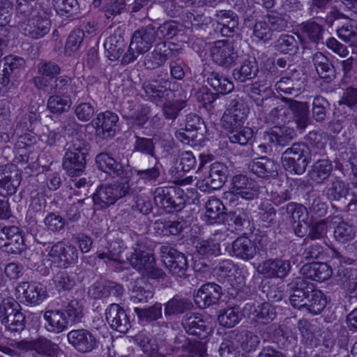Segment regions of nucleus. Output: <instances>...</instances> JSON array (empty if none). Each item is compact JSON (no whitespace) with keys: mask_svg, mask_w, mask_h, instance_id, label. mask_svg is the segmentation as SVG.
<instances>
[{"mask_svg":"<svg viewBox=\"0 0 357 357\" xmlns=\"http://www.w3.org/2000/svg\"><path fill=\"white\" fill-rule=\"evenodd\" d=\"M259 194V187L255 181L245 175L237 174L231 178L230 191L227 195V199L229 196L231 197L230 203L234 202V197L252 200L257 198Z\"/></svg>","mask_w":357,"mask_h":357,"instance_id":"nucleus-13","label":"nucleus"},{"mask_svg":"<svg viewBox=\"0 0 357 357\" xmlns=\"http://www.w3.org/2000/svg\"><path fill=\"white\" fill-rule=\"evenodd\" d=\"M170 82L160 79L146 82L143 84V89L149 99L155 102H162L170 99L173 91L167 87Z\"/></svg>","mask_w":357,"mask_h":357,"instance_id":"nucleus-27","label":"nucleus"},{"mask_svg":"<svg viewBox=\"0 0 357 357\" xmlns=\"http://www.w3.org/2000/svg\"><path fill=\"white\" fill-rule=\"evenodd\" d=\"M48 255L56 259L59 264L64 268L75 264L78 261L77 248L63 241H59L52 245Z\"/></svg>","mask_w":357,"mask_h":357,"instance_id":"nucleus-23","label":"nucleus"},{"mask_svg":"<svg viewBox=\"0 0 357 357\" xmlns=\"http://www.w3.org/2000/svg\"><path fill=\"white\" fill-rule=\"evenodd\" d=\"M156 38L155 26L151 24L135 31L128 51L123 56L121 63L128 65L136 60L139 55L147 52Z\"/></svg>","mask_w":357,"mask_h":357,"instance_id":"nucleus-6","label":"nucleus"},{"mask_svg":"<svg viewBox=\"0 0 357 357\" xmlns=\"http://www.w3.org/2000/svg\"><path fill=\"white\" fill-rule=\"evenodd\" d=\"M251 172L262 178H275L278 176L279 164L272 158L261 156L249 165Z\"/></svg>","mask_w":357,"mask_h":357,"instance_id":"nucleus-28","label":"nucleus"},{"mask_svg":"<svg viewBox=\"0 0 357 357\" xmlns=\"http://www.w3.org/2000/svg\"><path fill=\"white\" fill-rule=\"evenodd\" d=\"M106 56L111 61L118 59L126 48V43L120 30L115 31L104 43Z\"/></svg>","mask_w":357,"mask_h":357,"instance_id":"nucleus-39","label":"nucleus"},{"mask_svg":"<svg viewBox=\"0 0 357 357\" xmlns=\"http://www.w3.org/2000/svg\"><path fill=\"white\" fill-rule=\"evenodd\" d=\"M296 133L294 128L278 126L275 130L264 132L263 139L266 142H273L274 146H286L296 137Z\"/></svg>","mask_w":357,"mask_h":357,"instance_id":"nucleus-34","label":"nucleus"},{"mask_svg":"<svg viewBox=\"0 0 357 357\" xmlns=\"http://www.w3.org/2000/svg\"><path fill=\"white\" fill-rule=\"evenodd\" d=\"M33 351L40 357H54L59 352V347L51 340L40 336L33 340Z\"/></svg>","mask_w":357,"mask_h":357,"instance_id":"nucleus-48","label":"nucleus"},{"mask_svg":"<svg viewBox=\"0 0 357 357\" xmlns=\"http://www.w3.org/2000/svg\"><path fill=\"white\" fill-rule=\"evenodd\" d=\"M241 316L240 307L238 305H234L220 310L218 321L222 326L233 328L240 322Z\"/></svg>","mask_w":357,"mask_h":357,"instance_id":"nucleus-52","label":"nucleus"},{"mask_svg":"<svg viewBox=\"0 0 357 357\" xmlns=\"http://www.w3.org/2000/svg\"><path fill=\"white\" fill-rule=\"evenodd\" d=\"M308 172V176L312 181L321 184L330 176L333 170L332 162L326 158H317V154Z\"/></svg>","mask_w":357,"mask_h":357,"instance_id":"nucleus-38","label":"nucleus"},{"mask_svg":"<svg viewBox=\"0 0 357 357\" xmlns=\"http://www.w3.org/2000/svg\"><path fill=\"white\" fill-rule=\"evenodd\" d=\"M181 326L188 335L200 340H205L211 332L210 327L199 314H186L182 319Z\"/></svg>","mask_w":357,"mask_h":357,"instance_id":"nucleus-25","label":"nucleus"},{"mask_svg":"<svg viewBox=\"0 0 357 357\" xmlns=\"http://www.w3.org/2000/svg\"><path fill=\"white\" fill-rule=\"evenodd\" d=\"M312 63L319 77L326 83H331L335 79V68L323 53L316 52L312 56Z\"/></svg>","mask_w":357,"mask_h":357,"instance_id":"nucleus-35","label":"nucleus"},{"mask_svg":"<svg viewBox=\"0 0 357 357\" xmlns=\"http://www.w3.org/2000/svg\"><path fill=\"white\" fill-rule=\"evenodd\" d=\"M51 25L49 15L44 10L33 13L29 19L18 23L20 32L32 40L40 39L45 36L50 32Z\"/></svg>","mask_w":357,"mask_h":357,"instance_id":"nucleus-11","label":"nucleus"},{"mask_svg":"<svg viewBox=\"0 0 357 357\" xmlns=\"http://www.w3.org/2000/svg\"><path fill=\"white\" fill-rule=\"evenodd\" d=\"M129 190L130 185L126 181L113 184H102L93 194V202L94 204L100 208H106L114 204L117 200L126 196Z\"/></svg>","mask_w":357,"mask_h":357,"instance_id":"nucleus-10","label":"nucleus"},{"mask_svg":"<svg viewBox=\"0 0 357 357\" xmlns=\"http://www.w3.org/2000/svg\"><path fill=\"white\" fill-rule=\"evenodd\" d=\"M273 101L274 100L272 98H262L256 102V105L265 123L280 125L287 121L289 107L279 105L273 107L268 113H265L266 110L274 105Z\"/></svg>","mask_w":357,"mask_h":357,"instance_id":"nucleus-21","label":"nucleus"},{"mask_svg":"<svg viewBox=\"0 0 357 357\" xmlns=\"http://www.w3.org/2000/svg\"><path fill=\"white\" fill-rule=\"evenodd\" d=\"M68 343L80 354L90 353L98 347L99 342L94 334L85 328L73 329L66 335Z\"/></svg>","mask_w":357,"mask_h":357,"instance_id":"nucleus-14","label":"nucleus"},{"mask_svg":"<svg viewBox=\"0 0 357 357\" xmlns=\"http://www.w3.org/2000/svg\"><path fill=\"white\" fill-rule=\"evenodd\" d=\"M291 268L289 260L282 259H269L260 263L257 267V271L266 278H285Z\"/></svg>","mask_w":357,"mask_h":357,"instance_id":"nucleus-22","label":"nucleus"},{"mask_svg":"<svg viewBox=\"0 0 357 357\" xmlns=\"http://www.w3.org/2000/svg\"><path fill=\"white\" fill-rule=\"evenodd\" d=\"M231 250L234 257L244 261L253 259L257 255L255 243L246 236L236 238L231 244Z\"/></svg>","mask_w":357,"mask_h":357,"instance_id":"nucleus-32","label":"nucleus"},{"mask_svg":"<svg viewBox=\"0 0 357 357\" xmlns=\"http://www.w3.org/2000/svg\"><path fill=\"white\" fill-rule=\"evenodd\" d=\"M152 167L144 165L141 169H134V172L138 177V181L144 183H152L156 182L161 174V165L158 158H155L149 161Z\"/></svg>","mask_w":357,"mask_h":357,"instance_id":"nucleus-42","label":"nucleus"},{"mask_svg":"<svg viewBox=\"0 0 357 357\" xmlns=\"http://www.w3.org/2000/svg\"><path fill=\"white\" fill-rule=\"evenodd\" d=\"M195 248L199 255L206 257L221 254L220 244L212 238L198 240Z\"/></svg>","mask_w":357,"mask_h":357,"instance_id":"nucleus-60","label":"nucleus"},{"mask_svg":"<svg viewBox=\"0 0 357 357\" xmlns=\"http://www.w3.org/2000/svg\"><path fill=\"white\" fill-rule=\"evenodd\" d=\"M118 121L119 117L114 112L106 111L99 113L91 121L96 135L102 139H112L116 134Z\"/></svg>","mask_w":357,"mask_h":357,"instance_id":"nucleus-19","label":"nucleus"},{"mask_svg":"<svg viewBox=\"0 0 357 357\" xmlns=\"http://www.w3.org/2000/svg\"><path fill=\"white\" fill-rule=\"evenodd\" d=\"M192 307L189 299L176 295L164 304V315L166 318L175 317L184 314Z\"/></svg>","mask_w":357,"mask_h":357,"instance_id":"nucleus-40","label":"nucleus"},{"mask_svg":"<svg viewBox=\"0 0 357 357\" xmlns=\"http://www.w3.org/2000/svg\"><path fill=\"white\" fill-rule=\"evenodd\" d=\"M228 139L231 143L245 145L253 137V130L248 126H240L238 128L227 130Z\"/></svg>","mask_w":357,"mask_h":357,"instance_id":"nucleus-58","label":"nucleus"},{"mask_svg":"<svg viewBox=\"0 0 357 357\" xmlns=\"http://www.w3.org/2000/svg\"><path fill=\"white\" fill-rule=\"evenodd\" d=\"M232 331L226 333L219 347L218 353L221 357H245L239 349V344Z\"/></svg>","mask_w":357,"mask_h":357,"instance_id":"nucleus-47","label":"nucleus"},{"mask_svg":"<svg viewBox=\"0 0 357 357\" xmlns=\"http://www.w3.org/2000/svg\"><path fill=\"white\" fill-rule=\"evenodd\" d=\"M273 47L275 50L280 53L294 54L298 50L299 45L294 36L283 33L274 42Z\"/></svg>","mask_w":357,"mask_h":357,"instance_id":"nucleus-53","label":"nucleus"},{"mask_svg":"<svg viewBox=\"0 0 357 357\" xmlns=\"http://www.w3.org/2000/svg\"><path fill=\"white\" fill-rule=\"evenodd\" d=\"M153 199L156 205L169 213L181 211L185 206L184 191L178 186L158 187L154 191Z\"/></svg>","mask_w":357,"mask_h":357,"instance_id":"nucleus-9","label":"nucleus"},{"mask_svg":"<svg viewBox=\"0 0 357 357\" xmlns=\"http://www.w3.org/2000/svg\"><path fill=\"white\" fill-rule=\"evenodd\" d=\"M134 311L140 320L148 322L158 320L162 316V304L160 303H155L147 308L135 307Z\"/></svg>","mask_w":357,"mask_h":357,"instance_id":"nucleus-61","label":"nucleus"},{"mask_svg":"<svg viewBox=\"0 0 357 357\" xmlns=\"http://www.w3.org/2000/svg\"><path fill=\"white\" fill-rule=\"evenodd\" d=\"M348 194L347 184L340 179H335L325 190V195L331 202H341Z\"/></svg>","mask_w":357,"mask_h":357,"instance_id":"nucleus-55","label":"nucleus"},{"mask_svg":"<svg viewBox=\"0 0 357 357\" xmlns=\"http://www.w3.org/2000/svg\"><path fill=\"white\" fill-rule=\"evenodd\" d=\"M306 76L300 70H293V73L285 74L275 84L278 91L293 96H298L304 89Z\"/></svg>","mask_w":357,"mask_h":357,"instance_id":"nucleus-20","label":"nucleus"},{"mask_svg":"<svg viewBox=\"0 0 357 357\" xmlns=\"http://www.w3.org/2000/svg\"><path fill=\"white\" fill-rule=\"evenodd\" d=\"M3 251L12 255L21 254L26 249L24 238L19 231V228L16 227L11 231V235L8 239L3 243L2 248Z\"/></svg>","mask_w":357,"mask_h":357,"instance_id":"nucleus-54","label":"nucleus"},{"mask_svg":"<svg viewBox=\"0 0 357 357\" xmlns=\"http://www.w3.org/2000/svg\"><path fill=\"white\" fill-rule=\"evenodd\" d=\"M235 340L245 352L255 351L259 346L260 338L254 332L247 329L232 330Z\"/></svg>","mask_w":357,"mask_h":357,"instance_id":"nucleus-43","label":"nucleus"},{"mask_svg":"<svg viewBox=\"0 0 357 357\" xmlns=\"http://www.w3.org/2000/svg\"><path fill=\"white\" fill-rule=\"evenodd\" d=\"M126 246L122 241L118 240L111 241L107 247V251L98 254V257L100 259H108L114 261H123V253Z\"/></svg>","mask_w":357,"mask_h":357,"instance_id":"nucleus-57","label":"nucleus"},{"mask_svg":"<svg viewBox=\"0 0 357 357\" xmlns=\"http://www.w3.org/2000/svg\"><path fill=\"white\" fill-rule=\"evenodd\" d=\"M207 128L204 120L196 114L186 116L185 128H181L176 132V138L182 143L195 147L204 142Z\"/></svg>","mask_w":357,"mask_h":357,"instance_id":"nucleus-8","label":"nucleus"},{"mask_svg":"<svg viewBox=\"0 0 357 357\" xmlns=\"http://www.w3.org/2000/svg\"><path fill=\"white\" fill-rule=\"evenodd\" d=\"M26 61L20 56L9 54L0 60L1 90L14 93L19 86V78L24 70Z\"/></svg>","mask_w":357,"mask_h":357,"instance_id":"nucleus-7","label":"nucleus"},{"mask_svg":"<svg viewBox=\"0 0 357 357\" xmlns=\"http://www.w3.org/2000/svg\"><path fill=\"white\" fill-rule=\"evenodd\" d=\"M215 20L220 27V33L224 37H232L237 31L238 17L231 10H220L215 14Z\"/></svg>","mask_w":357,"mask_h":357,"instance_id":"nucleus-31","label":"nucleus"},{"mask_svg":"<svg viewBox=\"0 0 357 357\" xmlns=\"http://www.w3.org/2000/svg\"><path fill=\"white\" fill-rule=\"evenodd\" d=\"M159 254L162 264L174 276L179 278L187 276L188 263L183 253L165 244L160 246Z\"/></svg>","mask_w":357,"mask_h":357,"instance_id":"nucleus-12","label":"nucleus"},{"mask_svg":"<svg viewBox=\"0 0 357 357\" xmlns=\"http://www.w3.org/2000/svg\"><path fill=\"white\" fill-rule=\"evenodd\" d=\"M60 311L63 314L68 325L80 323L84 317L82 305L77 299H73L68 302L60 309Z\"/></svg>","mask_w":357,"mask_h":357,"instance_id":"nucleus-50","label":"nucleus"},{"mask_svg":"<svg viewBox=\"0 0 357 357\" xmlns=\"http://www.w3.org/2000/svg\"><path fill=\"white\" fill-rule=\"evenodd\" d=\"M45 321L44 328L48 333L59 334L68 328L67 321L60 310H46L43 316Z\"/></svg>","mask_w":357,"mask_h":357,"instance_id":"nucleus-33","label":"nucleus"},{"mask_svg":"<svg viewBox=\"0 0 357 357\" xmlns=\"http://www.w3.org/2000/svg\"><path fill=\"white\" fill-rule=\"evenodd\" d=\"M16 291L23 295L26 302L33 305L41 303L47 296L46 287L35 282H22L16 287Z\"/></svg>","mask_w":357,"mask_h":357,"instance_id":"nucleus-26","label":"nucleus"},{"mask_svg":"<svg viewBox=\"0 0 357 357\" xmlns=\"http://www.w3.org/2000/svg\"><path fill=\"white\" fill-rule=\"evenodd\" d=\"M225 113L234 116H239L246 119L249 113V108L247 106L243 96L236 95L231 99L228 108Z\"/></svg>","mask_w":357,"mask_h":357,"instance_id":"nucleus-64","label":"nucleus"},{"mask_svg":"<svg viewBox=\"0 0 357 357\" xmlns=\"http://www.w3.org/2000/svg\"><path fill=\"white\" fill-rule=\"evenodd\" d=\"M105 316L107 323L114 331L126 333L131 328L129 315L119 304H110L105 309Z\"/></svg>","mask_w":357,"mask_h":357,"instance_id":"nucleus-18","label":"nucleus"},{"mask_svg":"<svg viewBox=\"0 0 357 357\" xmlns=\"http://www.w3.org/2000/svg\"><path fill=\"white\" fill-rule=\"evenodd\" d=\"M250 213L246 209L236 208L226 214L225 221L237 231H243L250 225Z\"/></svg>","mask_w":357,"mask_h":357,"instance_id":"nucleus-49","label":"nucleus"},{"mask_svg":"<svg viewBox=\"0 0 357 357\" xmlns=\"http://www.w3.org/2000/svg\"><path fill=\"white\" fill-rule=\"evenodd\" d=\"M207 83L218 94H226L234 89V84L223 75L217 72L211 73L207 79Z\"/></svg>","mask_w":357,"mask_h":357,"instance_id":"nucleus-51","label":"nucleus"},{"mask_svg":"<svg viewBox=\"0 0 357 357\" xmlns=\"http://www.w3.org/2000/svg\"><path fill=\"white\" fill-rule=\"evenodd\" d=\"M255 317L252 319L261 324H268L276 317L275 307L268 302H264L257 305L255 309Z\"/></svg>","mask_w":357,"mask_h":357,"instance_id":"nucleus-59","label":"nucleus"},{"mask_svg":"<svg viewBox=\"0 0 357 357\" xmlns=\"http://www.w3.org/2000/svg\"><path fill=\"white\" fill-rule=\"evenodd\" d=\"M258 72V63L255 58H252L245 59L240 67L235 68L233 77L239 82H245L255 78Z\"/></svg>","mask_w":357,"mask_h":357,"instance_id":"nucleus-45","label":"nucleus"},{"mask_svg":"<svg viewBox=\"0 0 357 357\" xmlns=\"http://www.w3.org/2000/svg\"><path fill=\"white\" fill-rule=\"evenodd\" d=\"M96 162L100 170L104 172L112 177L122 176L124 173L123 167L117 162L107 153H100L96 157Z\"/></svg>","mask_w":357,"mask_h":357,"instance_id":"nucleus-41","label":"nucleus"},{"mask_svg":"<svg viewBox=\"0 0 357 357\" xmlns=\"http://www.w3.org/2000/svg\"><path fill=\"white\" fill-rule=\"evenodd\" d=\"M222 295V288L219 284L215 282H207L202 284L193 294V299L200 309H206L218 305Z\"/></svg>","mask_w":357,"mask_h":357,"instance_id":"nucleus-15","label":"nucleus"},{"mask_svg":"<svg viewBox=\"0 0 357 357\" xmlns=\"http://www.w3.org/2000/svg\"><path fill=\"white\" fill-rule=\"evenodd\" d=\"M298 31L302 37L310 43L318 45L323 43L324 28L323 25L310 19L298 25Z\"/></svg>","mask_w":357,"mask_h":357,"instance_id":"nucleus-37","label":"nucleus"},{"mask_svg":"<svg viewBox=\"0 0 357 357\" xmlns=\"http://www.w3.org/2000/svg\"><path fill=\"white\" fill-rule=\"evenodd\" d=\"M206 222L209 225L224 222L226 218L225 207L217 198L208 199L205 205Z\"/></svg>","mask_w":357,"mask_h":357,"instance_id":"nucleus-44","label":"nucleus"},{"mask_svg":"<svg viewBox=\"0 0 357 357\" xmlns=\"http://www.w3.org/2000/svg\"><path fill=\"white\" fill-rule=\"evenodd\" d=\"M137 247H132L125 253V259L129 262L132 268L139 274L153 280L164 279L166 277L165 271L156 266V261L153 254L142 250Z\"/></svg>","mask_w":357,"mask_h":357,"instance_id":"nucleus-5","label":"nucleus"},{"mask_svg":"<svg viewBox=\"0 0 357 357\" xmlns=\"http://www.w3.org/2000/svg\"><path fill=\"white\" fill-rule=\"evenodd\" d=\"M228 175V167L222 162H215L210 165L208 175L197 185L203 191L218 190L225 184Z\"/></svg>","mask_w":357,"mask_h":357,"instance_id":"nucleus-17","label":"nucleus"},{"mask_svg":"<svg viewBox=\"0 0 357 357\" xmlns=\"http://www.w3.org/2000/svg\"><path fill=\"white\" fill-rule=\"evenodd\" d=\"M267 24L272 33L273 31L280 32L288 28L289 17L286 15L271 12L266 15Z\"/></svg>","mask_w":357,"mask_h":357,"instance_id":"nucleus-63","label":"nucleus"},{"mask_svg":"<svg viewBox=\"0 0 357 357\" xmlns=\"http://www.w3.org/2000/svg\"><path fill=\"white\" fill-rule=\"evenodd\" d=\"M330 103L324 97L317 96L312 101V114L313 119L318 123L325 121L326 110L329 109Z\"/></svg>","mask_w":357,"mask_h":357,"instance_id":"nucleus-62","label":"nucleus"},{"mask_svg":"<svg viewBox=\"0 0 357 357\" xmlns=\"http://www.w3.org/2000/svg\"><path fill=\"white\" fill-rule=\"evenodd\" d=\"M317 153H312L309 146L302 142L294 143L287 148L281 156L283 167L291 174H303L312 158L316 159Z\"/></svg>","mask_w":357,"mask_h":357,"instance_id":"nucleus-4","label":"nucleus"},{"mask_svg":"<svg viewBox=\"0 0 357 357\" xmlns=\"http://www.w3.org/2000/svg\"><path fill=\"white\" fill-rule=\"evenodd\" d=\"M172 50L167 43L161 41L155 44L153 50L148 53L144 59V65L149 70L156 69L163 66L172 54Z\"/></svg>","mask_w":357,"mask_h":357,"instance_id":"nucleus-29","label":"nucleus"},{"mask_svg":"<svg viewBox=\"0 0 357 357\" xmlns=\"http://www.w3.org/2000/svg\"><path fill=\"white\" fill-rule=\"evenodd\" d=\"M301 273L307 278L318 282L328 280L333 273L332 268L322 262L307 263L301 267Z\"/></svg>","mask_w":357,"mask_h":357,"instance_id":"nucleus-36","label":"nucleus"},{"mask_svg":"<svg viewBox=\"0 0 357 357\" xmlns=\"http://www.w3.org/2000/svg\"><path fill=\"white\" fill-rule=\"evenodd\" d=\"M47 99V109L52 114H61L68 112L72 105V100L66 93H50Z\"/></svg>","mask_w":357,"mask_h":357,"instance_id":"nucleus-46","label":"nucleus"},{"mask_svg":"<svg viewBox=\"0 0 357 357\" xmlns=\"http://www.w3.org/2000/svg\"><path fill=\"white\" fill-rule=\"evenodd\" d=\"M289 103V109L292 113L293 121L297 129L304 130L310 123L309 105L306 102H299L291 98H283Z\"/></svg>","mask_w":357,"mask_h":357,"instance_id":"nucleus-30","label":"nucleus"},{"mask_svg":"<svg viewBox=\"0 0 357 357\" xmlns=\"http://www.w3.org/2000/svg\"><path fill=\"white\" fill-rule=\"evenodd\" d=\"M287 287L289 303L294 309L318 314L326 307L327 301L325 295L304 278H294Z\"/></svg>","mask_w":357,"mask_h":357,"instance_id":"nucleus-1","label":"nucleus"},{"mask_svg":"<svg viewBox=\"0 0 357 357\" xmlns=\"http://www.w3.org/2000/svg\"><path fill=\"white\" fill-rule=\"evenodd\" d=\"M89 149L90 144L81 135L73 137L66 143L62 167L69 176H79L83 173Z\"/></svg>","mask_w":357,"mask_h":357,"instance_id":"nucleus-2","label":"nucleus"},{"mask_svg":"<svg viewBox=\"0 0 357 357\" xmlns=\"http://www.w3.org/2000/svg\"><path fill=\"white\" fill-rule=\"evenodd\" d=\"M211 55L214 62L225 68L234 65L238 58L233 44L227 40L215 41L211 49Z\"/></svg>","mask_w":357,"mask_h":357,"instance_id":"nucleus-16","label":"nucleus"},{"mask_svg":"<svg viewBox=\"0 0 357 357\" xmlns=\"http://www.w3.org/2000/svg\"><path fill=\"white\" fill-rule=\"evenodd\" d=\"M0 322L6 333L11 337H20L26 325L20 304L13 298H3L0 303Z\"/></svg>","mask_w":357,"mask_h":357,"instance_id":"nucleus-3","label":"nucleus"},{"mask_svg":"<svg viewBox=\"0 0 357 357\" xmlns=\"http://www.w3.org/2000/svg\"><path fill=\"white\" fill-rule=\"evenodd\" d=\"M21 181V175L16 167L9 165L0 171V195L7 197L14 195Z\"/></svg>","mask_w":357,"mask_h":357,"instance_id":"nucleus-24","label":"nucleus"},{"mask_svg":"<svg viewBox=\"0 0 357 357\" xmlns=\"http://www.w3.org/2000/svg\"><path fill=\"white\" fill-rule=\"evenodd\" d=\"M53 282L58 291H70L76 285V277L73 272L59 271L54 275Z\"/></svg>","mask_w":357,"mask_h":357,"instance_id":"nucleus-56","label":"nucleus"}]
</instances>
